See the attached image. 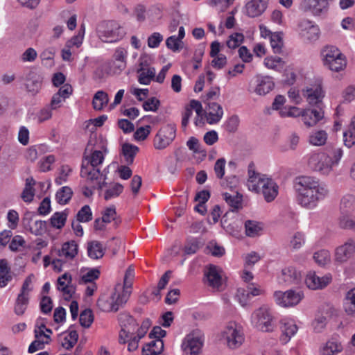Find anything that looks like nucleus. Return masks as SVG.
<instances>
[{"label":"nucleus","mask_w":355,"mask_h":355,"mask_svg":"<svg viewBox=\"0 0 355 355\" xmlns=\"http://www.w3.org/2000/svg\"><path fill=\"white\" fill-rule=\"evenodd\" d=\"M295 189L297 193V200L304 207L313 208L319 200L324 199L329 190L314 178L299 177L296 179Z\"/></svg>","instance_id":"obj_1"},{"label":"nucleus","mask_w":355,"mask_h":355,"mask_svg":"<svg viewBox=\"0 0 355 355\" xmlns=\"http://www.w3.org/2000/svg\"><path fill=\"white\" fill-rule=\"evenodd\" d=\"M248 187L250 190L259 193L261 191L267 202L272 201L278 193V187L270 178L260 176L254 171L249 169Z\"/></svg>","instance_id":"obj_2"},{"label":"nucleus","mask_w":355,"mask_h":355,"mask_svg":"<svg viewBox=\"0 0 355 355\" xmlns=\"http://www.w3.org/2000/svg\"><path fill=\"white\" fill-rule=\"evenodd\" d=\"M121 285L120 284L115 286L114 292L112 293L110 299L101 297L97 301L98 307L103 311L116 312L120 306L125 304L131 294V291L128 290L122 291Z\"/></svg>","instance_id":"obj_3"},{"label":"nucleus","mask_w":355,"mask_h":355,"mask_svg":"<svg viewBox=\"0 0 355 355\" xmlns=\"http://www.w3.org/2000/svg\"><path fill=\"white\" fill-rule=\"evenodd\" d=\"M254 326L263 332L272 331L274 328L272 316L266 306H261L254 311L252 315Z\"/></svg>","instance_id":"obj_4"},{"label":"nucleus","mask_w":355,"mask_h":355,"mask_svg":"<svg viewBox=\"0 0 355 355\" xmlns=\"http://www.w3.org/2000/svg\"><path fill=\"white\" fill-rule=\"evenodd\" d=\"M176 136V126L175 124H167L162 127L153 140L155 149L163 150L168 146Z\"/></svg>","instance_id":"obj_5"},{"label":"nucleus","mask_w":355,"mask_h":355,"mask_svg":"<svg viewBox=\"0 0 355 355\" xmlns=\"http://www.w3.org/2000/svg\"><path fill=\"white\" fill-rule=\"evenodd\" d=\"M309 166L315 171L328 173L333 166V158L324 153H313L309 159Z\"/></svg>","instance_id":"obj_6"},{"label":"nucleus","mask_w":355,"mask_h":355,"mask_svg":"<svg viewBox=\"0 0 355 355\" xmlns=\"http://www.w3.org/2000/svg\"><path fill=\"white\" fill-rule=\"evenodd\" d=\"M96 31L99 38L105 42H112L119 40V26L114 21H102L97 28Z\"/></svg>","instance_id":"obj_7"},{"label":"nucleus","mask_w":355,"mask_h":355,"mask_svg":"<svg viewBox=\"0 0 355 355\" xmlns=\"http://www.w3.org/2000/svg\"><path fill=\"white\" fill-rule=\"evenodd\" d=\"M274 297L277 304L282 307H289L299 304L304 295L302 292L288 290L286 292L275 291Z\"/></svg>","instance_id":"obj_8"},{"label":"nucleus","mask_w":355,"mask_h":355,"mask_svg":"<svg viewBox=\"0 0 355 355\" xmlns=\"http://www.w3.org/2000/svg\"><path fill=\"white\" fill-rule=\"evenodd\" d=\"M302 95L310 105H317L322 102L324 94L322 87V81L316 80L302 90Z\"/></svg>","instance_id":"obj_9"},{"label":"nucleus","mask_w":355,"mask_h":355,"mask_svg":"<svg viewBox=\"0 0 355 355\" xmlns=\"http://www.w3.org/2000/svg\"><path fill=\"white\" fill-rule=\"evenodd\" d=\"M234 322H230L223 332V337L226 340L227 346L231 349L239 347L243 340V334L236 327Z\"/></svg>","instance_id":"obj_10"},{"label":"nucleus","mask_w":355,"mask_h":355,"mask_svg":"<svg viewBox=\"0 0 355 355\" xmlns=\"http://www.w3.org/2000/svg\"><path fill=\"white\" fill-rule=\"evenodd\" d=\"M203 345L201 337L194 336V334L187 336L182 345L183 350L186 355H197L200 353Z\"/></svg>","instance_id":"obj_11"},{"label":"nucleus","mask_w":355,"mask_h":355,"mask_svg":"<svg viewBox=\"0 0 355 355\" xmlns=\"http://www.w3.org/2000/svg\"><path fill=\"white\" fill-rule=\"evenodd\" d=\"M331 281L329 276L322 277L318 276L315 272H309L306 277L305 282L306 286L313 290L322 288L327 286Z\"/></svg>","instance_id":"obj_12"},{"label":"nucleus","mask_w":355,"mask_h":355,"mask_svg":"<svg viewBox=\"0 0 355 355\" xmlns=\"http://www.w3.org/2000/svg\"><path fill=\"white\" fill-rule=\"evenodd\" d=\"M355 252V244L352 240H349L344 245L337 248L335 259L337 262L347 261Z\"/></svg>","instance_id":"obj_13"},{"label":"nucleus","mask_w":355,"mask_h":355,"mask_svg":"<svg viewBox=\"0 0 355 355\" xmlns=\"http://www.w3.org/2000/svg\"><path fill=\"white\" fill-rule=\"evenodd\" d=\"M268 0H252L246 6V14L250 17L261 15L266 9Z\"/></svg>","instance_id":"obj_14"},{"label":"nucleus","mask_w":355,"mask_h":355,"mask_svg":"<svg viewBox=\"0 0 355 355\" xmlns=\"http://www.w3.org/2000/svg\"><path fill=\"white\" fill-rule=\"evenodd\" d=\"M281 279L287 285L298 284L301 282L302 275L295 268L288 267L282 270Z\"/></svg>","instance_id":"obj_15"},{"label":"nucleus","mask_w":355,"mask_h":355,"mask_svg":"<svg viewBox=\"0 0 355 355\" xmlns=\"http://www.w3.org/2000/svg\"><path fill=\"white\" fill-rule=\"evenodd\" d=\"M209 112L207 116V123L209 124L217 123L223 117V111L222 107L217 103H208Z\"/></svg>","instance_id":"obj_16"},{"label":"nucleus","mask_w":355,"mask_h":355,"mask_svg":"<svg viewBox=\"0 0 355 355\" xmlns=\"http://www.w3.org/2000/svg\"><path fill=\"white\" fill-rule=\"evenodd\" d=\"M322 118L323 112L313 109L306 110L302 114V119L307 127L315 125Z\"/></svg>","instance_id":"obj_17"},{"label":"nucleus","mask_w":355,"mask_h":355,"mask_svg":"<svg viewBox=\"0 0 355 355\" xmlns=\"http://www.w3.org/2000/svg\"><path fill=\"white\" fill-rule=\"evenodd\" d=\"M80 176L87 178V181L92 182L94 180H98L103 175L98 168L92 167L88 164H85V161H83L80 170Z\"/></svg>","instance_id":"obj_18"},{"label":"nucleus","mask_w":355,"mask_h":355,"mask_svg":"<svg viewBox=\"0 0 355 355\" xmlns=\"http://www.w3.org/2000/svg\"><path fill=\"white\" fill-rule=\"evenodd\" d=\"M139 148L135 145L125 143L121 147V154L124 157L125 162L128 166L132 165L134 162L135 157Z\"/></svg>","instance_id":"obj_19"},{"label":"nucleus","mask_w":355,"mask_h":355,"mask_svg":"<svg viewBox=\"0 0 355 355\" xmlns=\"http://www.w3.org/2000/svg\"><path fill=\"white\" fill-rule=\"evenodd\" d=\"M164 349V341L162 339H156L147 343L142 348L143 355H157Z\"/></svg>","instance_id":"obj_20"},{"label":"nucleus","mask_w":355,"mask_h":355,"mask_svg":"<svg viewBox=\"0 0 355 355\" xmlns=\"http://www.w3.org/2000/svg\"><path fill=\"white\" fill-rule=\"evenodd\" d=\"M78 254V245L74 241L63 243L61 250H58V256L68 259H73Z\"/></svg>","instance_id":"obj_21"},{"label":"nucleus","mask_w":355,"mask_h":355,"mask_svg":"<svg viewBox=\"0 0 355 355\" xmlns=\"http://www.w3.org/2000/svg\"><path fill=\"white\" fill-rule=\"evenodd\" d=\"M88 256L93 259H99L105 254V249L101 242L92 241L87 243Z\"/></svg>","instance_id":"obj_22"},{"label":"nucleus","mask_w":355,"mask_h":355,"mask_svg":"<svg viewBox=\"0 0 355 355\" xmlns=\"http://www.w3.org/2000/svg\"><path fill=\"white\" fill-rule=\"evenodd\" d=\"M209 286L218 289L222 285V277L216 266L210 265L206 274Z\"/></svg>","instance_id":"obj_23"},{"label":"nucleus","mask_w":355,"mask_h":355,"mask_svg":"<svg viewBox=\"0 0 355 355\" xmlns=\"http://www.w3.org/2000/svg\"><path fill=\"white\" fill-rule=\"evenodd\" d=\"M281 329L282 334L280 337V340L282 343L286 344L290 340L291 338L295 334L298 327L293 322L288 321L284 322Z\"/></svg>","instance_id":"obj_24"},{"label":"nucleus","mask_w":355,"mask_h":355,"mask_svg":"<svg viewBox=\"0 0 355 355\" xmlns=\"http://www.w3.org/2000/svg\"><path fill=\"white\" fill-rule=\"evenodd\" d=\"M223 196L225 202L234 209H239L242 207L243 196L235 191L233 193H223Z\"/></svg>","instance_id":"obj_25"},{"label":"nucleus","mask_w":355,"mask_h":355,"mask_svg":"<svg viewBox=\"0 0 355 355\" xmlns=\"http://www.w3.org/2000/svg\"><path fill=\"white\" fill-rule=\"evenodd\" d=\"M119 324L122 329H127L135 331L137 329L138 323L135 319L128 313H121L118 316Z\"/></svg>","instance_id":"obj_26"},{"label":"nucleus","mask_w":355,"mask_h":355,"mask_svg":"<svg viewBox=\"0 0 355 355\" xmlns=\"http://www.w3.org/2000/svg\"><path fill=\"white\" fill-rule=\"evenodd\" d=\"M300 26L304 31L303 35L309 40H315L319 35V28L317 26L312 25L309 21H304L300 23Z\"/></svg>","instance_id":"obj_27"},{"label":"nucleus","mask_w":355,"mask_h":355,"mask_svg":"<svg viewBox=\"0 0 355 355\" xmlns=\"http://www.w3.org/2000/svg\"><path fill=\"white\" fill-rule=\"evenodd\" d=\"M101 218L103 219V222L105 223H110L111 221H114V224L116 227H117L121 222V219L117 217V214L114 206L107 207L102 212Z\"/></svg>","instance_id":"obj_28"},{"label":"nucleus","mask_w":355,"mask_h":355,"mask_svg":"<svg viewBox=\"0 0 355 355\" xmlns=\"http://www.w3.org/2000/svg\"><path fill=\"white\" fill-rule=\"evenodd\" d=\"M344 309L347 315H355V288L347 293L345 297Z\"/></svg>","instance_id":"obj_29"},{"label":"nucleus","mask_w":355,"mask_h":355,"mask_svg":"<svg viewBox=\"0 0 355 355\" xmlns=\"http://www.w3.org/2000/svg\"><path fill=\"white\" fill-rule=\"evenodd\" d=\"M42 81L39 76L33 74L31 76L27 77L26 81V87L28 92H30L32 95H35L39 91L41 87Z\"/></svg>","instance_id":"obj_30"},{"label":"nucleus","mask_w":355,"mask_h":355,"mask_svg":"<svg viewBox=\"0 0 355 355\" xmlns=\"http://www.w3.org/2000/svg\"><path fill=\"white\" fill-rule=\"evenodd\" d=\"M72 196V189L69 187L64 186L57 191L55 194V199L58 204L64 205L70 201Z\"/></svg>","instance_id":"obj_31"},{"label":"nucleus","mask_w":355,"mask_h":355,"mask_svg":"<svg viewBox=\"0 0 355 355\" xmlns=\"http://www.w3.org/2000/svg\"><path fill=\"white\" fill-rule=\"evenodd\" d=\"M109 101L108 95L105 92L98 91L94 96L92 105L96 110H101Z\"/></svg>","instance_id":"obj_32"},{"label":"nucleus","mask_w":355,"mask_h":355,"mask_svg":"<svg viewBox=\"0 0 355 355\" xmlns=\"http://www.w3.org/2000/svg\"><path fill=\"white\" fill-rule=\"evenodd\" d=\"M275 84L269 77L263 78L257 85L255 92L259 95H266L274 88Z\"/></svg>","instance_id":"obj_33"},{"label":"nucleus","mask_w":355,"mask_h":355,"mask_svg":"<svg viewBox=\"0 0 355 355\" xmlns=\"http://www.w3.org/2000/svg\"><path fill=\"white\" fill-rule=\"evenodd\" d=\"M343 350V346L340 343L331 340L327 342L326 345L321 349L322 355H334Z\"/></svg>","instance_id":"obj_34"},{"label":"nucleus","mask_w":355,"mask_h":355,"mask_svg":"<svg viewBox=\"0 0 355 355\" xmlns=\"http://www.w3.org/2000/svg\"><path fill=\"white\" fill-rule=\"evenodd\" d=\"M327 139V134L324 130H318L312 132L309 137L310 144L320 146L325 144Z\"/></svg>","instance_id":"obj_35"},{"label":"nucleus","mask_w":355,"mask_h":355,"mask_svg":"<svg viewBox=\"0 0 355 355\" xmlns=\"http://www.w3.org/2000/svg\"><path fill=\"white\" fill-rule=\"evenodd\" d=\"M245 234L248 236L254 237L262 230L261 224L257 221L248 220L245 222Z\"/></svg>","instance_id":"obj_36"},{"label":"nucleus","mask_w":355,"mask_h":355,"mask_svg":"<svg viewBox=\"0 0 355 355\" xmlns=\"http://www.w3.org/2000/svg\"><path fill=\"white\" fill-rule=\"evenodd\" d=\"M344 144L348 148L355 144V116L352 119L348 132L343 134Z\"/></svg>","instance_id":"obj_37"},{"label":"nucleus","mask_w":355,"mask_h":355,"mask_svg":"<svg viewBox=\"0 0 355 355\" xmlns=\"http://www.w3.org/2000/svg\"><path fill=\"white\" fill-rule=\"evenodd\" d=\"M67 218V213L65 211L55 212L50 218V223L53 227L57 229L62 228L66 223Z\"/></svg>","instance_id":"obj_38"},{"label":"nucleus","mask_w":355,"mask_h":355,"mask_svg":"<svg viewBox=\"0 0 355 355\" xmlns=\"http://www.w3.org/2000/svg\"><path fill=\"white\" fill-rule=\"evenodd\" d=\"M346 60L345 56H338L333 59L332 61H325L324 64L327 65L331 71H339L343 70L346 66Z\"/></svg>","instance_id":"obj_39"},{"label":"nucleus","mask_w":355,"mask_h":355,"mask_svg":"<svg viewBox=\"0 0 355 355\" xmlns=\"http://www.w3.org/2000/svg\"><path fill=\"white\" fill-rule=\"evenodd\" d=\"M138 73L139 74L138 78L139 83L142 85H149L150 80L155 77V69L153 67L147 68L145 71H141Z\"/></svg>","instance_id":"obj_40"},{"label":"nucleus","mask_w":355,"mask_h":355,"mask_svg":"<svg viewBox=\"0 0 355 355\" xmlns=\"http://www.w3.org/2000/svg\"><path fill=\"white\" fill-rule=\"evenodd\" d=\"M80 324L85 328H89L94 321V314L90 309L83 310L79 318Z\"/></svg>","instance_id":"obj_41"},{"label":"nucleus","mask_w":355,"mask_h":355,"mask_svg":"<svg viewBox=\"0 0 355 355\" xmlns=\"http://www.w3.org/2000/svg\"><path fill=\"white\" fill-rule=\"evenodd\" d=\"M251 286H248L247 288H239L236 292V297H238L239 302L242 306H245L248 304L249 299L250 298Z\"/></svg>","instance_id":"obj_42"},{"label":"nucleus","mask_w":355,"mask_h":355,"mask_svg":"<svg viewBox=\"0 0 355 355\" xmlns=\"http://www.w3.org/2000/svg\"><path fill=\"white\" fill-rule=\"evenodd\" d=\"M92 213L89 205L83 206L76 214V220L78 222L85 223L92 220Z\"/></svg>","instance_id":"obj_43"},{"label":"nucleus","mask_w":355,"mask_h":355,"mask_svg":"<svg viewBox=\"0 0 355 355\" xmlns=\"http://www.w3.org/2000/svg\"><path fill=\"white\" fill-rule=\"evenodd\" d=\"M46 221L36 220L29 223V229L32 234L42 235L46 231Z\"/></svg>","instance_id":"obj_44"},{"label":"nucleus","mask_w":355,"mask_h":355,"mask_svg":"<svg viewBox=\"0 0 355 355\" xmlns=\"http://www.w3.org/2000/svg\"><path fill=\"white\" fill-rule=\"evenodd\" d=\"M202 246V243L197 239L188 240L184 248V253L187 254H195Z\"/></svg>","instance_id":"obj_45"},{"label":"nucleus","mask_w":355,"mask_h":355,"mask_svg":"<svg viewBox=\"0 0 355 355\" xmlns=\"http://www.w3.org/2000/svg\"><path fill=\"white\" fill-rule=\"evenodd\" d=\"M123 190V186L120 183H115L113 184L112 187L107 189L105 192L104 198L106 200L112 198H115L119 196Z\"/></svg>","instance_id":"obj_46"},{"label":"nucleus","mask_w":355,"mask_h":355,"mask_svg":"<svg viewBox=\"0 0 355 355\" xmlns=\"http://www.w3.org/2000/svg\"><path fill=\"white\" fill-rule=\"evenodd\" d=\"M104 159L103 153L100 150H95L92 153L89 158H87L85 164H88L92 167H97Z\"/></svg>","instance_id":"obj_47"},{"label":"nucleus","mask_w":355,"mask_h":355,"mask_svg":"<svg viewBox=\"0 0 355 355\" xmlns=\"http://www.w3.org/2000/svg\"><path fill=\"white\" fill-rule=\"evenodd\" d=\"M244 40V36L242 33H235L232 34L228 40L227 41V46L230 49H236L240 46Z\"/></svg>","instance_id":"obj_48"},{"label":"nucleus","mask_w":355,"mask_h":355,"mask_svg":"<svg viewBox=\"0 0 355 355\" xmlns=\"http://www.w3.org/2000/svg\"><path fill=\"white\" fill-rule=\"evenodd\" d=\"M313 259L318 265L324 266L329 261L330 254L328 250H321L315 252Z\"/></svg>","instance_id":"obj_49"},{"label":"nucleus","mask_w":355,"mask_h":355,"mask_svg":"<svg viewBox=\"0 0 355 355\" xmlns=\"http://www.w3.org/2000/svg\"><path fill=\"white\" fill-rule=\"evenodd\" d=\"M69 337L67 336L64 338L65 343H62V345L66 349L69 350L73 347L75 344L77 343L78 339V334L76 330L70 331L69 333Z\"/></svg>","instance_id":"obj_50"},{"label":"nucleus","mask_w":355,"mask_h":355,"mask_svg":"<svg viewBox=\"0 0 355 355\" xmlns=\"http://www.w3.org/2000/svg\"><path fill=\"white\" fill-rule=\"evenodd\" d=\"M270 44L275 53H279L283 46L282 38L279 34L273 33L270 35Z\"/></svg>","instance_id":"obj_51"},{"label":"nucleus","mask_w":355,"mask_h":355,"mask_svg":"<svg viewBox=\"0 0 355 355\" xmlns=\"http://www.w3.org/2000/svg\"><path fill=\"white\" fill-rule=\"evenodd\" d=\"M99 275L100 270L97 268H92L81 277L80 282L84 284L93 282L94 280L98 279Z\"/></svg>","instance_id":"obj_52"},{"label":"nucleus","mask_w":355,"mask_h":355,"mask_svg":"<svg viewBox=\"0 0 355 355\" xmlns=\"http://www.w3.org/2000/svg\"><path fill=\"white\" fill-rule=\"evenodd\" d=\"M160 105V101L155 97H151L144 102L143 108L145 111L155 112Z\"/></svg>","instance_id":"obj_53"},{"label":"nucleus","mask_w":355,"mask_h":355,"mask_svg":"<svg viewBox=\"0 0 355 355\" xmlns=\"http://www.w3.org/2000/svg\"><path fill=\"white\" fill-rule=\"evenodd\" d=\"M342 55L340 51L334 46L327 47L326 49L323 51V56L324 58L325 61H332L333 59L337 58L338 56Z\"/></svg>","instance_id":"obj_54"},{"label":"nucleus","mask_w":355,"mask_h":355,"mask_svg":"<svg viewBox=\"0 0 355 355\" xmlns=\"http://www.w3.org/2000/svg\"><path fill=\"white\" fill-rule=\"evenodd\" d=\"M239 125V118L236 115L230 116L225 123V129L227 132L234 133L235 132Z\"/></svg>","instance_id":"obj_55"},{"label":"nucleus","mask_w":355,"mask_h":355,"mask_svg":"<svg viewBox=\"0 0 355 355\" xmlns=\"http://www.w3.org/2000/svg\"><path fill=\"white\" fill-rule=\"evenodd\" d=\"M151 127L149 125L139 128L134 133V138L137 141H144L150 133Z\"/></svg>","instance_id":"obj_56"},{"label":"nucleus","mask_w":355,"mask_h":355,"mask_svg":"<svg viewBox=\"0 0 355 355\" xmlns=\"http://www.w3.org/2000/svg\"><path fill=\"white\" fill-rule=\"evenodd\" d=\"M134 278V270L129 267L125 273L124 279H123V287H121V290H128L130 291L132 286V279Z\"/></svg>","instance_id":"obj_57"},{"label":"nucleus","mask_w":355,"mask_h":355,"mask_svg":"<svg viewBox=\"0 0 355 355\" xmlns=\"http://www.w3.org/2000/svg\"><path fill=\"white\" fill-rule=\"evenodd\" d=\"M341 208L346 209V211L355 209V197L352 195H346L341 200Z\"/></svg>","instance_id":"obj_58"},{"label":"nucleus","mask_w":355,"mask_h":355,"mask_svg":"<svg viewBox=\"0 0 355 355\" xmlns=\"http://www.w3.org/2000/svg\"><path fill=\"white\" fill-rule=\"evenodd\" d=\"M41 311L45 314L51 312L53 309V302L50 297L43 296L40 301Z\"/></svg>","instance_id":"obj_59"},{"label":"nucleus","mask_w":355,"mask_h":355,"mask_svg":"<svg viewBox=\"0 0 355 355\" xmlns=\"http://www.w3.org/2000/svg\"><path fill=\"white\" fill-rule=\"evenodd\" d=\"M127 51L123 48H119L115 51L114 57L116 61H119L121 63L118 66L119 68L123 69L125 67V57Z\"/></svg>","instance_id":"obj_60"},{"label":"nucleus","mask_w":355,"mask_h":355,"mask_svg":"<svg viewBox=\"0 0 355 355\" xmlns=\"http://www.w3.org/2000/svg\"><path fill=\"white\" fill-rule=\"evenodd\" d=\"M284 62L282 59L278 56L275 57H268L265 58L264 64L269 69H275L279 65H283Z\"/></svg>","instance_id":"obj_61"},{"label":"nucleus","mask_w":355,"mask_h":355,"mask_svg":"<svg viewBox=\"0 0 355 355\" xmlns=\"http://www.w3.org/2000/svg\"><path fill=\"white\" fill-rule=\"evenodd\" d=\"M49 340H44L40 339H35L31 343L28 347V353L33 354L36 351L43 349L45 344H49Z\"/></svg>","instance_id":"obj_62"},{"label":"nucleus","mask_w":355,"mask_h":355,"mask_svg":"<svg viewBox=\"0 0 355 355\" xmlns=\"http://www.w3.org/2000/svg\"><path fill=\"white\" fill-rule=\"evenodd\" d=\"M207 249L214 257H221L225 254V248L216 243H209Z\"/></svg>","instance_id":"obj_63"},{"label":"nucleus","mask_w":355,"mask_h":355,"mask_svg":"<svg viewBox=\"0 0 355 355\" xmlns=\"http://www.w3.org/2000/svg\"><path fill=\"white\" fill-rule=\"evenodd\" d=\"M182 43L180 39H178L175 36H170L166 39V45L168 49L175 52L179 51L180 49V44Z\"/></svg>","instance_id":"obj_64"}]
</instances>
